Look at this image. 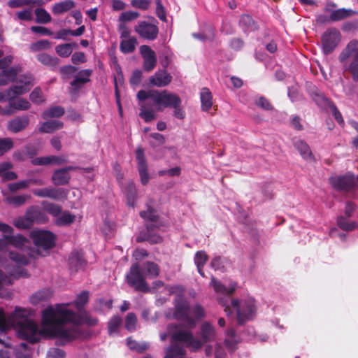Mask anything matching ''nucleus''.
<instances>
[{
	"instance_id": "obj_1",
	"label": "nucleus",
	"mask_w": 358,
	"mask_h": 358,
	"mask_svg": "<svg viewBox=\"0 0 358 358\" xmlns=\"http://www.w3.org/2000/svg\"><path fill=\"white\" fill-rule=\"evenodd\" d=\"M68 303L48 306L42 312V329L28 317V311L16 308L14 313L6 316L0 310V331H6L14 328L18 336L30 343L37 342L44 334L72 341L78 338L80 331L78 325L80 318L68 308Z\"/></svg>"
},
{
	"instance_id": "obj_2",
	"label": "nucleus",
	"mask_w": 358,
	"mask_h": 358,
	"mask_svg": "<svg viewBox=\"0 0 358 358\" xmlns=\"http://www.w3.org/2000/svg\"><path fill=\"white\" fill-rule=\"evenodd\" d=\"M152 96L153 97L152 106L146 103L140 105L139 115L145 122H149L156 119V113L162 111L166 108H172L176 117L180 120L185 117V112L181 107L182 100L178 94L167 90H156Z\"/></svg>"
},
{
	"instance_id": "obj_3",
	"label": "nucleus",
	"mask_w": 358,
	"mask_h": 358,
	"mask_svg": "<svg viewBox=\"0 0 358 358\" xmlns=\"http://www.w3.org/2000/svg\"><path fill=\"white\" fill-rule=\"evenodd\" d=\"M200 337V340L194 338L190 332L185 331L174 334L173 339V341H183L186 346L191 347L194 350H198L201 348L203 343L215 340L216 332L215 327L210 323L205 322L201 327Z\"/></svg>"
},
{
	"instance_id": "obj_4",
	"label": "nucleus",
	"mask_w": 358,
	"mask_h": 358,
	"mask_svg": "<svg viewBox=\"0 0 358 358\" xmlns=\"http://www.w3.org/2000/svg\"><path fill=\"white\" fill-rule=\"evenodd\" d=\"M191 311L196 319H201L205 316V310L199 304H196L190 310L186 300L180 295H178L175 299L174 317L182 321L188 328L196 326L195 320L189 316Z\"/></svg>"
},
{
	"instance_id": "obj_5",
	"label": "nucleus",
	"mask_w": 358,
	"mask_h": 358,
	"mask_svg": "<svg viewBox=\"0 0 358 358\" xmlns=\"http://www.w3.org/2000/svg\"><path fill=\"white\" fill-rule=\"evenodd\" d=\"M31 237L36 247V251L28 249V255L30 257L36 258L38 255H45L43 252L52 248L55 243V235L48 231H34Z\"/></svg>"
},
{
	"instance_id": "obj_6",
	"label": "nucleus",
	"mask_w": 358,
	"mask_h": 358,
	"mask_svg": "<svg viewBox=\"0 0 358 358\" xmlns=\"http://www.w3.org/2000/svg\"><path fill=\"white\" fill-rule=\"evenodd\" d=\"M231 304L236 309L237 320L239 324H243L254 317L257 308L253 299L249 298L240 301L233 300Z\"/></svg>"
},
{
	"instance_id": "obj_7",
	"label": "nucleus",
	"mask_w": 358,
	"mask_h": 358,
	"mask_svg": "<svg viewBox=\"0 0 358 358\" xmlns=\"http://www.w3.org/2000/svg\"><path fill=\"white\" fill-rule=\"evenodd\" d=\"M127 280L128 284L137 290L148 292L150 289L138 264L131 266L129 273L127 275Z\"/></svg>"
},
{
	"instance_id": "obj_8",
	"label": "nucleus",
	"mask_w": 358,
	"mask_h": 358,
	"mask_svg": "<svg viewBox=\"0 0 358 358\" xmlns=\"http://www.w3.org/2000/svg\"><path fill=\"white\" fill-rule=\"evenodd\" d=\"M341 34L336 28L328 29L322 36L323 51L326 55L331 53L338 44Z\"/></svg>"
},
{
	"instance_id": "obj_9",
	"label": "nucleus",
	"mask_w": 358,
	"mask_h": 358,
	"mask_svg": "<svg viewBox=\"0 0 358 358\" xmlns=\"http://www.w3.org/2000/svg\"><path fill=\"white\" fill-rule=\"evenodd\" d=\"M134 30L141 38L150 41L155 40L159 33L157 25L147 21H139Z\"/></svg>"
},
{
	"instance_id": "obj_10",
	"label": "nucleus",
	"mask_w": 358,
	"mask_h": 358,
	"mask_svg": "<svg viewBox=\"0 0 358 358\" xmlns=\"http://www.w3.org/2000/svg\"><path fill=\"white\" fill-rule=\"evenodd\" d=\"M331 185L339 190L349 191L354 187L357 178L350 173L344 176H334L329 179Z\"/></svg>"
},
{
	"instance_id": "obj_11",
	"label": "nucleus",
	"mask_w": 358,
	"mask_h": 358,
	"mask_svg": "<svg viewBox=\"0 0 358 358\" xmlns=\"http://www.w3.org/2000/svg\"><path fill=\"white\" fill-rule=\"evenodd\" d=\"M136 157L137 160L138 170L141 178V182L145 185L148 183L150 176L148 171V165L145 161L144 150L138 147L136 150Z\"/></svg>"
},
{
	"instance_id": "obj_12",
	"label": "nucleus",
	"mask_w": 358,
	"mask_h": 358,
	"mask_svg": "<svg viewBox=\"0 0 358 358\" xmlns=\"http://www.w3.org/2000/svg\"><path fill=\"white\" fill-rule=\"evenodd\" d=\"M140 53L143 59V69L145 71H152L157 65V56L149 46L143 45L140 47Z\"/></svg>"
},
{
	"instance_id": "obj_13",
	"label": "nucleus",
	"mask_w": 358,
	"mask_h": 358,
	"mask_svg": "<svg viewBox=\"0 0 358 358\" xmlns=\"http://www.w3.org/2000/svg\"><path fill=\"white\" fill-rule=\"evenodd\" d=\"M13 83V85L10 88L14 89L15 87H17L18 88L20 87V89L17 90V91L20 90L21 91H23L21 93H17L16 90H13V92H15V94H13V98H15L17 96L24 94L30 90V89L33 86V78L31 76L27 75H17Z\"/></svg>"
},
{
	"instance_id": "obj_14",
	"label": "nucleus",
	"mask_w": 358,
	"mask_h": 358,
	"mask_svg": "<svg viewBox=\"0 0 358 358\" xmlns=\"http://www.w3.org/2000/svg\"><path fill=\"white\" fill-rule=\"evenodd\" d=\"M172 76L166 70H159L150 77V83L157 87H164L171 83Z\"/></svg>"
},
{
	"instance_id": "obj_15",
	"label": "nucleus",
	"mask_w": 358,
	"mask_h": 358,
	"mask_svg": "<svg viewBox=\"0 0 358 358\" xmlns=\"http://www.w3.org/2000/svg\"><path fill=\"white\" fill-rule=\"evenodd\" d=\"M29 124V118L24 115L15 117L8 123V129L13 133H17L25 129Z\"/></svg>"
},
{
	"instance_id": "obj_16",
	"label": "nucleus",
	"mask_w": 358,
	"mask_h": 358,
	"mask_svg": "<svg viewBox=\"0 0 358 358\" xmlns=\"http://www.w3.org/2000/svg\"><path fill=\"white\" fill-rule=\"evenodd\" d=\"M73 169L74 167L69 166L55 171L52 176V182L55 185H66L70 180V176L68 172Z\"/></svg>"
},
{
	"instance_id": "obj_17",
	"label": "nucleus",
	"mask_w": 358,
	"mask_h": 358,
	"mask_svg": "<svg viewBox=\"0 0 358 358\" xmlns=\"http://www.w3.org/2000/svg\"><path fill=\"white\" fill-rule=\"evenodd\" d=\"M164 358H185V350L181 348H176L174 344L166 351V355ZM215 358H225L224 353L217 349L215 352Z\"/></svg>"
},
{
	"instance_id": "obj_18",
	"label": "nucleus",
	"mask_w": 358,
	"mask_h": 358,
	"mask_svg": "<svg viewBox=\"0 0 358 358\" xmlns=\"http://www.w3.org/2000/svg\"><path fill=\"white\" fill-rule=\"evenodd\" d=\"M69 267L72 272H76L85 268L86 262L82 252H72L69 259Z\"/></svg>"
},
{
	"instance_id": "obj_19",
	"label": "nucleus",
	"mask_w": 358,
	"mask_h": 358,
	"mask_svg": "<svg viewBox=\"0 0 358 358\" xmlns=\"http://www.w3.org/2000/svg\"><path fill=\"white\" fill-rule=\"evenodd\" d=\"M20 71V68L17 66L3 69V70L0 71V86L6 85L9 83L14 81V79Z\"/></svg>"
},
{
	"instance_id": "obj_20",
	"label": "nucleus",
	"mask_w": 358,
	"mask_h": 358,
	"mask_svg": "<svg viewBox=\"0 0 358 358\" xmlns=\"http://www.w3.org/2000/svg\"><path fill=\"white\" fill-rule=\"evenodd\" d=\"M179 331H185V330H182L180 329H179L177 325L176 324H170L168 326V331L167 333H164V334H162L160 335V338H161V340L162 341H165L168 336H171V345L166 349L168 350L169 348H171V346L173 345V344H174V345L176 346V348H181L182 349H184V344H185L184 343L183 341H173V336L174 335V334L176 333H178ZM167 350H166V352Z\"/></svg>"
},
{
	"instance_id": "obj_21",
	"label": "nucleus",
	"mask_w": 358,
	"mask_h": 358,
	"mask_svg": "<svg viewBox=\"0 0 358 358\" xmlns=\"http://www.w3.org/2000/svg\"><path fill=\"white\" fill-rule=\"evenodd\" d=\"M210 284L217 293L225 295L232 294L236 288V283L234 282H231L229 287H226L222 282L215 278H212Z\"/></svg>"
},
{
	"instance_id": "obj_22",
	"label": "nucleus",
	"mask_w": 358,
	"mask_h": 358,
	"mask_svg": "<svg viewBox=\"0 0 358 358\" xmlns=\"http://www.w3.org/2000/svg\"><path fill=\"white\" fill-rule=\"evenodd\" d=\"M349 57H355V59H358V41L352 40L347 45L340 55V60L344 62Z\"/></svg>"
},
{
	"instance_id": "obj_23",
	"label": "nucleus",
	"mask_w": 358,
	"mask_h": 358,
	"mask_svg": "<svg viewBox=\"0 0 358 358\" xmlns=\"http://www.w3.org/2000/svg\"><path fill=\"white\" fill-rule=\"evenodd\" d=\"M295 148L298 150L301 157L307 161H314L315 157L308 145L302 140H297L294 143Z\"/></svg>"
},
{
	"instance_id": "obj_24",
	"label": "nucleus",
	"mask_w": 358,
	"mask_h": 358,
	"mask_svg": "<svg viewBox=\"0 0 358 358\" xmlns=\"http://www.w3.org/2000/svg\"><path fill=\"white\" fill-rule=\"evenodd\" d=\"M75 7V2L72 0H66L55 3L52 7L53 14L58 15L63 14Z\"/></svg>"
},
{
	"instance_id": "obj_25",
	"label": "nucleus",
	"mask_w": 358,
	"mask_h": 358,
	"mask_svg": "<svg viewBox=\"0 0 358 358\" xmlns=\"http://www.w3.org/2000/svg\"><path fill=\"white\" fill-rule=\"evenodd\" d=\"M5 240L8 243L13 245L14 247L24 250L28 249L29 241L21 235L17 236H5Z\"/></svg>"
},
{
	"instance_id": "obj_26",
	"label": "nucleus",
	"mask_w": 358,
	"mask_h": 358,
	"mask_svg": "<svg viewBox=\"0 0 358 358\" xmlns=\"http://www.w3.org/2000/svg\"><path fill=\"white\" fill-rule=\"evenodd\" d=\"M26 214L27 215L31 224L34 223H44L47 221L46 215L35 208H29Z\"/></svg>"
},
{
	"instance_id": "obj_27",
	"label": "nucleus",
	"mask_w": 358,
	"mask_h": 358,
	"mask_svg": "<svg viewBox=\"0 0 358 358\" xmlns=\"http://www.w3.org/2000/svg\"><path fill=\"white\" fill-rule=\"evenodd\" d=\"M92 71L90 69H85L79 71L75 79L71 83V85L77 87L90 81V77Z\"/></svg>"
},
{
	"instance_id": "obj_28",
	"label": "nucleus",
	"mask_w": 358,
	"mask_h": 358,
	"mask_svg": "<svg viewBox=\"0 0 358 358\" xmlns=\"http://www.w3.org/2000/svg\"><path fill=\"white\" fill-rule=\"evenodd\" d=\"M353 14H355V12L351 9H336L333 10L330 14V20L333 22H337L350 17Z\"/></svg>"
},
{
	"instance_id": "obj_29",
	"label": "nucleus",
	"mask_w": 358,
	"mask_h": 358,
	"mask_svg": "<svg viewBox=\"0 0 358 358\" xmlns=\"http://www.w3.org/2000/svg\"><path fill=\"white\" fill-rule=\"evenodd\" d=\"M201 108L204 111H208L213 105L212 94L208 88H203L200 93Z\"/></svg>"
},
{
	"instance_id": "obj_30",
	"label": "nucleus",
	"mask_w": 358,
	"mask_h": 358,
	"mask_svg": "<svg viewBox=\"0 0 358 358\" xmlns=\"http://www.w3.org/2000/svg\"><path fill=\"white\" fill-rule=\"evenodd\" d=\"M63 125V122L59 120L47 121L41 125L39 130L43 133H52L62 129Z\"/></svg>"
},
{
	"instance_id": "obj_31",
	"label": "nucleus",
	"mask_w": 358,
	"mask_h": 358,
	"mask_svg": "<svg viewBox=\"0 0 358 358\" xmlns=\"http://www.w3.org/2000/svg\"><path fill=\"white\" fill-rule=\"evenodd\" d=\"M9 107L11 111L12 109L15 110H26L31 107L30 103L25 99L22 98H14L10 100Z\"/></svg>"
},
{
	"instance_id": "obj_32",
	"label": "nucleus",
	"mask_w": 358,
	"mask_h": 358,
	"mask_svg": "<svg viewBox=\"0 0 358 358\" xmlns=\"http://www.w3.org/2000/svg\"><path fill=\"white\" fill-rule=\"evenodd\" d=\"M137 45L136 37L132 36L131 38L122 39L120 42V50L125 54L133 52Z\"/></svg>"
},
{
	"instance_id": "obj_33",
	"label": "nucleus",
	"mask_w": 358,
	"mask_h": 358,
	"mask_svg": "<svg viewBox=\"0 0 358 358\" xmlns=\"http://www.w3.org/2000/svg\"><path fill=\"white\" fill-rule=\"evenodd\" d=\"M52 296V292L49 289H42L35 292L29 299L33 305H37L39 303L46 301Z\"/></svg>"
},
{
	"instance_id": "obj_34",
	"label": "nucleus",
	"mask_w": 358,
	"mask_h": 358,
	"mask_svg": "<svg viewBox=\"0 0 358 358\" xmlns=\"http://www.w3.org/2000/svg\"><path fill=\"white\" fill-rule=\"evenodd\" d=\"M143 270L144 273L150 278H155L159 274V266L152 262H146L143 264Z\"/></svg>"
},
{
	"instance_id": "obj_35",
	"label": "nucleus",
	"mask_w": 358,
	"mask_h": 358,
	"mask_svg": "<svg viewBox=\"0 0 358 358\" xmlns=\"http://www.w3.org/2000/svg\"><path fill=\"white\" fill-rule=\"evenodd\" d=\"M36 59L42 64L52 68L57 66L59 62L58 58L44 52L38 54Z\"/></svg>"
},
{
	"instance_id": "obj_36",
	"label": "nucleus",
	"mask_w": 358,
	"mask_h": 358,
	"mask_svg": "<svg viewBox=\"0 0 358 358\" xmlns=\"http://www.w3.org/2000/svg\"><path fill=\"white\" fill-rule=\"evenodd\" d=\"M338 226L343 231H351L355 229L358 224L356 222L351 221L347 217L340 216L337 220Z\"/></svg>"
},
{
	"instance_id": "obj_37",
	"label": "nucleus",
	"mask_w": 358,
	"mask_h": 358,
	"mask_svg": "<svg viewBox=\"0 0 358 358\" xmlns=\"http://www.w3.org/2000/svg\"><path fill=\"white\" fill-rule=\"evenodd\" d=\"M76 47L77 45L75 43L61 44L55 47V51L60 57H68L71 55L73 48Z\"/></svg>"
},
{
	"instance_id": "obj_38",
	"label": "nucleus",
	"mask_w": 358,
	"mask_h": 358,
	"mask_svg": "<svg viewBox=\"0 0 358 358\" xmlns=\"http://www.w3.org/2000/svg\"><path fill=\"white\" fill-rule=\"evenodd\" d=\"M207 259H208V255L203 250L199 251L195 254L194 262L196 265L199 273L202 276H204V273L203 272L202 269H203V267L204 264H206Z\"/></svg>"
},
{
	"instance_id": "obj_39",
	"label": "nucleus",
	"mask_w": 358,
	"mask_h": 358,
	"mask_svg": "<svg viewBox=\"0 0 358 358\" xmlns=\"http://www.w3.org/2000/svg\"><path fill=\"white\" fill-rule=\"evenodd\" d=\"M51 48V43L49 41L43 39L34 42L30 44L29 50L31 52H40L48 50Z\"/></svg>"
},
{
	"instance_id": "obj_40",
	"label": "nucleus",
	"mask_w": 358,
	"mask_h": 358,
	"mask_svg": "<svg viewBox=\"0 0 358 358\" xmlns=\"http://www.w3.org/2000/svg\"><path fill=\"white\" fill-rule=\"evenodd\" d=\"M64 113V110L62 107L53 106L45 110L42 114V117L43 119H48L50 117H59L62 116Z\"/></svg>"
},
{
	"instance_id": "obj_41",
	"label": "nucleus",
	"mask_w": 358,
	"mask_h": 358,
	"mask_svg": "<svg viewBox=\"0 0 358 358\" xmlns=\"http://www.w3.org/2000/svg\"><path fill=\"white\" fill-rule=\"evenodd\" d=\"M35 15L36 17V21L38 23L47 24L51 22L52 17L49 13L44 8H37L35 10Z\"/></svg>"
},
{
	"instance_id": "obj_42",
	"label": "nucleus",
	"mask_w": 358,
	"mask_h": 358,
	"mask_svg": "<svg viewBox=\"0 0 358 358\" xmlns=\"http://www.w3.org/2000/svg\"><path fill=\"white\" fill-rule=\"evenodd\" d=\"M75 215H71L68 212H64L63 213H60L56 220V223L57 225H66L69 224L74 222Z\"/></svg>"
},
{
	"instance_id": "obj_43",
	"label": "nucleus",
	"mask_w": 358,
	"mask_h": 358,
	"mask_svg": "<svg viewBox=\"0 0 358 358\" xmlns=\"http://www.w3.org/2000/svg\"><path fill=\"white\" fill-rule=\"evenodd\" d=\"M66 197V192L62 188H49L48 189V198L55 200H62Z\"/></svg>"
},
{
	"instance_id": "obj_44",
	"label": "nucleus",
	"mask_w": 358,
	"mask_h": 358,
	"mask_svg": "<svg viewBox=\"0 0 358 358\" xmlns=\"http://www.w3.org/2000/svg\"><path fill=\"white\" fill-rule=\"evenodd\" d=\"M9 257L11 260L20 265H27L29 262L27 257L20 252L11 251L9 252Z\"/></svg>"
},
{
	"instance_id": "obj_45",
	"label": "nucleus",
	"mask_w": 358,
	"mask_h": 358,
	"mask_svg": "<svg viewBox=\"0 0 358 358\" xmlns=\"http://www.w3.org/2000/svg\"><path fill=\"white\" fill-rule=\"evenodd\" d=\"M127 345L130 349L136 350L139 352H143L149 348V345L147 343H139L131 338H128Z\"/></svg>"
},
{
	"instance_id": "obj_46",
	"label": "nucleus",
	"mask_w": 358,
	"mask_h": 358,
	"mask_svg": "<svg viewBox=\"0 0 358 358\" xmlns=\"http://www.w3.org/2000/svg\"><path fill=\"white\" fill-rule=\"evenodd\" d=\"M140 215L144 220H150L151 222H156L157 220V215L156 211L150 206H147V210L141 211Z\"/></svg>"
},
{
	"instance_id": "obj_47",
	"label": "nucleus",
	"mask_w": 358,
	"mask_h": 358,
	"mask_svg": "<svg viewBox=\"0 0 358 358\" xmlns=\"http://www.w3.org/2000/svg\"><path fill=\"white\" fill-rule=\"evenodd\" d=\"M16 19L21 21L30 22L33 20V11L31 8H27L17 11L15 13Z\"/></svg>"
},
{
	"instance_id": "obj_48",
	"label": "nucleus",
	"mask_w": 358,
	"mask_h": 358,
	"mask_svg": "<svg viewBox=\"0 0 358 358\" xmlns=\"http://www.w3.org/2000/svg\"><path fill=\"white\" fill-rule=\"evenodd\" d=\"M30 196L29 195L10 196L6 201L8 203L19 206L22 205Z\"/></svg>"
},
{
	"instance_id": "obj_49",
	"label": "nucleus",
	"mask_w": 358,
	"mask_h": 358,
	"mask_svg": "<svg viewBox=\"0 0 358 358\" xmlns=\"http://www.w3.org/2000/svg\"><path fill=\"white\" fill-rule=\"evenodd\" d=\"M136 190L133 182L128 185V190L127 192V203L129 206L134 207L136 202Z\"/></svg>"
},
{
	"instance_id": "obj_50",
	"label": "nucleus",
	"mask_w": 358,
	"mask_h": 358,
	"mask_svg": "<svg viewBox=\"0 0 358 358\" xmlns=\"http://www.w3.org/2000/svg\"><path fill=\"white\" fill-rule=\"evenodd\" d=\"M30 100L36 103L40 104L45 101V97L41 90L38 87L35 88L29 95Z\"/></svg>"
},
{
	"instance_id": "obj_51",
	"label": "nucleus",
	"mask_w": 358,
	"mask_h": 358,
	"mask_svg": "<svg viewBox=\"0 0 358 358\" xmlns=\"http://www.w3.org/2000/svg\"><path fill=\"white\" fill-rule=\"evenodd\" d=\"M13 224L18 229H28L32 226L27 214L14 220Z\"/></svg>"
},
{
	"instance_id": "obj_52",
	"label": "nucleus",
	"mask_w": 358,
	"mask_h": 358,
	"mask_svg": "<svg viewBox=\"0 0 358 358\" xmlns=\"http://www.w3.org/2000/svg\"><path fill=\"white\" fill-rule=\"evenodd\" d=\"M13 147V141L10 138H0V156L9 151Z\"/></svg>"
},
{
	"instance_id": "obj_53",
	"label": "nucleus",
	"mask_w": 358,
	"mask_h": 358,
	"mask_svg": "<svg viewBox=\"0 0 358 358\" xmlns=\"http://www.w3.org/2000/svg\"><path fill=\"white\" fill-rule=\"evenodd\" d=\"M89 299V292H82L74 302L75 306L78 310H80L87 302Z\"/></svg>"
},
{
	"instance_id": "obj_54",
	"label": "nucleus",
	"mask_w": 358,
	"mask_h": 358,
	"mask_svg": "<svg viewBox=\"0 0 358 358\" xmlns=\"http://www.w3.org/2000/svg\"><path fill=\"white\" fill-rule=\"evenodd\" d=\"M20 87H15L14 89L13 88H9L7 90H5V91H3V92H0V101H9L10 100H12L13 99V94H15V92H13V90H16L17 93H21L23 91H21L19 90L17 91V90H19Z\"/></svg>"
},
{
	"instance_id": "obj_55",
	"label": "nucleus",
	"mask_w": 358,
	"mask_h": 358,
	"mask_svg": "<svg viewBox=\"0 0 358 358\" xmlns=\"http://www.w3.org/2000/svg\"><path fill=\"white\" fill-rule=\"evenodd\" d=\"M122 323V319L118 316H115L108 322V333L110 335L116 332L117 329Z\"/></svg>"
},
{
	"instance_id": "obj_56",
	"label": "nucleus",
	"mask_w": 358,
	"mask_h": 358,
	"mask_svg": "<svg viewBox=\"0 0 358 358\" xmlns=\"http://www.w3.org/2000/svg\"><path fill=\"white\" fill-rule=\"evenodd\" d=\"M43 205L45 210L54 216H59L62 212V208L59 205L50 203H43Z\"/></svg>"
},
{
	"instance_id": "obj_57",
	"label": "nucleus",
	"mask_w": 358,
	"mask_h": 358,
	"mask_svg": "<svg viewBox=\"0 0 358 358\" xmlns=\"http://www.w3.org/2000/svg\"><path fill=\"white\" fill-rule=\"evenodd\" d=\"M240 24L247 29H254L255 28L254 20L248 15H243L241 17Z\"/></svg>"
},
{
	"instance_id": "obj_58",
	"label": "nucleus",
	"mask_w": 358,
	"mask_h": 358,
	"mask_svg": "<svg viewBox=\"0 0 358 358\" xmlns=\"http://www.w3.org/2000/svg\"><path fill=\"white\" fill-rule=\"evenodd\" d=\"M137 320L134 313H129L126 317L125 327L127 330L131 331L136 328Z\"/></svg>"
},
{
	"instance_id": "obj_59",
	"label": "nucleus",
	"mask_w": 358,
	"mask_h": 358,
	"mask_svg": "<svg viewBox=\"0 0 358 358\" xmlns=\"http://www.w3.org/2000/svg\"><path fill=\"white\" fill-rule=\"evenodd\" d=\"M139 17V13L135 11L123 12L120 16V21L128 22L134 20Z\"/></svg>"
},
{
	"instance_id": "obj_60",
	"label": "nucleus",
	"mask_w": 358,
	"mask_h": 358,
	"mask_svg": "<svg viewBox=\"0 0 358 358\" xmlns=\"http://www.w3.org/2000/svg\"><path fill=\"white\" fill-rule=\"evenodd\" d=\"M29 181L28 180H22V181H20V182H15V183H10L8 185V189L11 191V192H15V191H17L19 189H26L29 187Z\"/></svg>"
},
{
	"instance_id": "obj_61",
	"label": "nucleus",
	"mask_w": 358,
	"mask_h": 358,
	"mask_svg": "<svg viewBox=\"0 0 358 358\" xmlns=\"http://www.w3.org/2000/svg\"><path fill=\"white\" fill-rule=\"evenodd\" d=\"M150 4V0H132L131 5L136 8L147 10Z\"/></svg>"
},
{
	"instance_id": "obj_62",
	"label": "nucleus",
	"mask_w": 358,
	"mask_h": 358,
	"mask_svg": "<svg viewBox=\"0 0 358 358\" xmlns=\"http://www.w3.org/2000/svg\"><path fill=\"white\" fill-rule=\"evenodd\" d=\"M30 29L32 32L39 34L43 36H52L53 34V32L50 29L45 27L32 26Z\"/></svg>"
},
{
	"instance_id": "obj_63",
	"label": "nucleus",
	"mask_w": 358,
	"mask_h": 358,
	"mask_svg": "<svg viewBox=\"0 0 358 358\" xmlns=\"http://www.w3.org/2000/svg\"><path fill=\"white\" fill-rule=\"evenodd\" d=\"M157 90H150L148 91L140 90L137 94V97L140 101H145L150 99L153 103L152 94L156 92Z\"/></svg>"
},
{
	"instance_id": "obj_64",
	"label": "nucleus",
	"mask_w": 358,
	"mask_h": 358,
	"mask_svg": "<svg viewBox=\"0 0 358 358\" xmlns=\"http://www.w3.org/2000/svg\"><path fill=\"white\" fill-rule=\"evenodd\" d=\"M65 352L59 348H53L48 351L47 358H64Z\"/></svg>"
}]
</instances>
